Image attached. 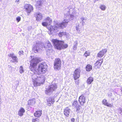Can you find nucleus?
Wrapping results in <instances>:
<instances>
[{"label": "nucleus", "mask_w": 122, "mask_h": 122, "mask_svg": "<svg viewBox=\"0 0 122 122\" xmlns=\"http://www.w3.org/2000/svg\"><path fill=\"white\" fill-rule=\"evenodd\" d=\"M40 61V58L38 57H34L30 61V69L34 74L38 75L43 74L47 71V66L45 63H41L39 65L38 68L36 69L37 64Z\"/></svg>", "instance_id": "f257e3e1"}, {"label": "nucleus", "mask_w": 122, "mask_h": 122, "mask_svg": "<svg viewBox=\"0 0 122 122\" xmlns=\"http://www.w3.org/2000/svg\"><path fill=\"white\" fill-rule=\"evenodd\" d=\"M69 21L68 19H64L62 22L61 24H56L54 26H51L50 27V30L51 33L53 34L54 32H56L58 31L57 29H61L66 27Z\"/></svg>", "instance_id": "f03ea898"}, {"label": "nucleus", "mask_w": 122, "mask_h": 122, "mask_svg": "<svg viewBox=\"0 0 122 122\" xmlns=\"http://www.w3.org/2000/svg\"><path fill=\"white\" fill-rule=\"evenodd\" d=\"M32 79L33 84L34 86H36L42 84L45 80V77L44 76H37L36 75H33L32 76Z\"/></svg>", "instance_id": "7ed1b4c3"}, {"label": "nucleus", "mask_w": 122, "mask_h": 122, "mask_svg": "<svg viewBox=\"0 0 122 122\" xmlns=\"http://www.w3.org/2000/svg\"><path fill=\"white\" fill-rule=\"evenodd\" d=\"M51 42L53 43L55 48L59 50H61L62 49H64L66 48L68 46L67 44H64L63 41H59L56 39H53Z\"/></svg>", "instance_id": "20e7f679"}, {"label": "nucleus", "mask_w": 122, "mask_h": 122, "mask_svg": "<svg viewBox=\"0 0 122 122\" xmlns=\"http://www.w3.org/2000/svg\"><path fill=\"white\" fill-rule=\"evenodd\" d=\"M57 87V85L56 84H52L49 86L46 90V94L48 95H50L52 92L55 91Z\"/></svg>", "instance_id": "39448f33"}, {"label": "nucleus", "mask_w": 122, "mask_h": 122, "mask_svg": "<svg viewBox=\"0 0 122 122\" xmlns=\"http://www.w3.org/2000/svg\"><path fill=\"white\" fill-rule=\"evenodd\" d=\"M41 46V43L39 42H36V44H34L33 46L32 50L35 53L38 52L40 50Z\"/></svg>", "instance_id": "423d86ee"}, {"label": "nucleus", "mask_w": 122, "mask_h": 122, "mask_svg": "<svg viewBox=\"0 0 122 122\" xmlns=\"http://www.w3.org/2000/svg\"><path fill=\"white\" fill-rule=\"evenodd\" d=\"M61 66V61L59 58L56 59L54 62V67L56 70H59Z\"/></svg>", "instance_id": "0eeeda50"}, {"label": "nucleus", "mask_w": 122, "mask_h": 122, "mask_svg": "<svg viewBox=\"0 0 122 122\" xmlns=\"http://www.w3.org/2000/svg\"><path fill=\"white\" fill-rule=\"evenodd\" d=\"M24 7L28 13L29 14L33 10V6L30 4H25L24 6Z\"/></svg>", "instance_id": "6e6552de"}, {"label": "nucleus", "mask_w": 122, "mask_h": 122, "mask_svg": "<svg viewBox=\"0 0 122 122\" xmlns=\"http://www.w3.org/2000/svg\"><path fill=\"white\" fill-rule=\"evenodd\" d=\"M80 72V71L79 69H76L75 70L73 74V76L74 79L76 80L79 78Z\"/></svg>", "instance_id": "1a4fd4ad"}, {"label": "nucleus", "mask_w": 122, "mask_h": 122, "mask_svg": "<svg viewBox=\"0 0 122 122\" xmlns=\"http://www.w3.org/2000/svg\"><path fill=\"white\" fill-rule=\"evenodd\" d=\"M45 1V0H38L36 4V7L39 10L42 9V5L44 2Z\"/></svg>", "instance_id": "9d476101"}, {"label": "nucleus", "mask_w": 122, "mask_h": 122, "mask_svg": "<svg viewBox=\"0 0 122 122\" xmlns=\"http://www.w3.org/2000/svg\"><path fill=\"white\" fill-rule=\"evenodd\" d=\"M103 60L102 59L97 61L95 64L94 67L96 69H99L102 62Z\"/></svg>", "instance_id": "9b49d317"}, {"label": "nucleus", "mask_w": 122, "mask_h": 122, "mask_svg": "<svg viewBox=\"0 0 122 122\" xmlns=\"http://www.w3.org/2000/svg\"><path fill=\"white\" fill-rule=\"evenodd\" d=\"M79 101L81 105H83L84 104L85 102L84 97L82 95L80 96L79 98Z\"/></svg>", "instance_id": "f8f14e48"}, {"label": "nucleus", "mask_w": 122, "mask_h": 122, "mask_svg": "<svg viewBox=\"0 0 122 122\" xmlns=\"http://www.w3.org/2000/svg\"><path fill=\"white\" fill-rule=\"evenodd\" d=\"M107 50L106 49H104L100 51L97 54V56L99 58L102 57L106 53Z\"/></svg>", "instance_id": "ddd939ff"}, {"label": "nucleus", "mask_w": 122, "mask_h": 122, "mask_svg": "<svg viewBox=\"0 0 122 122\" xmlns=\"http://www.w3.org/2000/svg\"><path fill=\"white\" fill-rule=\"evenodd\" d=\"M8 56L9 57H11L13 60V62H17L18 59L17 56H16L13 53L10 54L8 55Z\"/></svg>", "instance_id": "4468645a"}, {"label": "nucleus", "mask_w": 122, "mask_h": 122, "mask_svg": "<svg viewBox=\"0 0 122 122\" xmlns=\"http://www.w3.org/2000/svg\"><path fill=\"white\" fill-rule=\"evenodd\" d=\"M71 110L68 107L64 109V114L65 116L68 117L69 116Z\"/></svg>", "instance_id": "2eb2a0df"}, {"label": "nucleus", "mask_w": 122, "mask_h": 122, "mask_svg": "<svg viewBox=\"0 0 122 122\" xmlns=\"http://www.w3.org/2000/svg\"><path fill=\"white\" fill-rule=\"evenodd\" d=\"M45 45L43 46L46 49H51L52 48V46L49 41H48L47 43H45Z\"/></svg>", "instance_id": "dca6fc26"}, {"label": "nucleus", "mask_w": 122, "mask_h": 122, "mask_svg": "<svg viewBox=\"0 0 122 122\" xmlns=\"http://www.w3.org/2000/svg\"><path fill=\"white\" fill-rule=\"evenodd\" d=\"M25 112L24 109L23 107H21L19 110L18 114L21 117L23 115Z\"/></svg>", "instance_id": "f3484780"}, {"label": "nucleus", "mask_w": 122, "mask_h": 122, "mask_svg": "<svg viewBox=\"0 0 122 122\" xmlns=\"http://www.w3.org/2000/svg\"><path fill=\"white\" fill-rule=\"evenodd\" d=\"M54 102V99L53 98L50 97L47 100V105L50 106L51 105V103L53 104Z\"/></svg>", "instance_id": "a211bd4d"}, {"label": "nucleus", "mask_w": 122, "mask_h": 122, "mask_svg": "<svg viewBox=\"0 0 122 122\" xmlns=\"http://www.w3.org/2000/svg\"><path fill=\"white\" fill-rule=\"evenodd\" d=\"M102 104L105 106H106L108 107H112V104L109 103L107 102V100L105 99H104L102 101Z\"/></svg>", "instance_id": "6ab92c4d"}, {"label": "nucleus", "mask_w": 122, "mask_h": 122, "mask_svg": "<svg viewBox=\"0 0 122 122\" xmlns=\"http://www.w3.org/2000/svg\"><path fill=\"white\" fill-rule=\"evenodd\" d=\"M42 111H37L34 113V116L36 117H39L41 116L42 114Z\"/></svg>", "instance_id": "aec40b11"}, {"label": "nucleus", "mask_w": 122, "mask_h": 122, "mask_svg": "<svg viewBox=\"0 0 122 122\" xmlns=\"http://www.w3.org/2000/svg\"><path fill=\"white\" fill-rule=\"evenodd\" d=\"M87 18L86 17H82L80 18V22L81 23L82 26H83L85 22L86 21Z\"/></svg>", "instance_id": "412c9836"}, {"label": "nucleus", "mask_w": 122, "mask_h": 122, "mask_svg": "<svg viewBox=\"0 0 122 122\" xmlns=\"http://www.w3.org/2000/svg\"><path fill=\"white\" fill-rule=\"evenodd\" d=\"M93 81V78L91 77H90L88 78L86 81V82L88 84H90Z\"/></svg>", "instance_id": "4be33fe9"}, {"label": "nucleus", "mask_w": 122, "mask_h": 122, "mask_svg": "<svg viewBox=\"0 0 122 122\" xmlns=\"http://www.w3.org/2000/svg\"><path fill=\"white\" fill-rule=\"evenodd\" d=\"M35 99H32L28 101V105H33L35 103Z\"/></svg>", "instance_id": "5701e85b"}, {"label": "nucleus", "mask_w": 122, "mask_h": 122, "mask_svg": "<svg viewBox=\"0 0 122 122\" xmlns=\"http://www.w3.org/2000/svg\"><path fill=\"white\" fill-rule=\"evenodd\" d=\"M37 16L36 17V20L37 21L41 20L42 18V14L41 13H39L37 14Z\"/></svg>", "instance_id": "b1692460"}, {"label": "nucleus", "mask_w": 122, "mask_h": 122, "mask_svg": "<svg viewBox=\"0 0 122 122\" xmlns=\"http://www.w3.org/2000/svg\"><path fill=\"white\" fill-rule=\"evenodd\" d=\"M92 69V66L90 65V64H88L86 66V71H90Z\"/></svg>", "instance_id": "393cba45"}, {"label": "nucleus", "mask_w": 122, "mask_h": 122, "mask_svg": "<svg viewBox=\"0 0 122 122\" xmlns=\"http://www.w3.org/2000/svg\"><path fill=\"white\" fill-rule=\"evenodd\" d=\"M45 21L47 23H48V25H50L52 22L51 19L49 17L46 18Z\"/></svg>", "instance_id": "a878e982"}, {"label": "nucleus", "mask_w": 122, "mask_h": 122, "mask_svg": "<svg viewBox=\"0 0 122 122\" xmlns=\"http://www.w3.org/2000/svg\"><path fill=\"white\" fill-rule=\"evenodd\" d=\"M54 51L52 50V49H47L46 51L47 55L48 56H49L50 55H51L53 53Z\"/></svg>", "instance_id": "bb28decb"}, {"label": "nucleus", "mask_w": 122, "mask_h": 122, "mask_svg": "<svg viewBox=\"0 0 122 122\" xmlns=\"http://www.w3.org/2000/svg\"><path fill=\"white\" fill-rule=\"evenodd\" d=\"M66 34V32L61 31L58 33V35L60 37H62V36H65Z\"/></svg>", "instance_id": "cd10ccee"}, {"label": "nucleus", "mask_w": 122, "mask_h": 122, "mask_svg": "<svg viewBox=\"0 0 122 122\" xmlns=\"http://www.w3.org/2000/svg\"><path fill=\"white\" fill-rule=\"evenodd\" d=\"M106 8V6L103 5H100V8L102 10H105Z\"/></svg>", "instance_id": "c85d7f7f"}, {"label": "nucleus", "mask_w": 122, "mask_h": 122, "mask_svg": "<svg viewBox=\"0 0 122 122\" xmlns=\"http://www.w3.org/2000/svg\"><path fill=\"white\" fill-rule=\"evenodd\" d=\"M24 68L22 66H20L19 68V72L21 74H22L24 72Z\"/></svg>", "instance_id": "c756f323"}, {"label": "nucleus", "mask_w": 122, "mask_h": 122, "mask_svg": "<svg viewBox=\"0 0 122 122\" xmlns=\"http://www.w3.org/2000/svg\"><path fill=\"white\" fill-rule=\"evenodd\" d=\"M81 108V107L79 105L76 107V112L77 113H78L80 112V110Z\"/></svg>", "instance_id": "7c9ffc66"}, {"label": "nucleus", "mask_w": 122, "mask_h": 122, "mask_svg": "<svg viewBox=\"0 0 122 122\" xmlns=\"http://www.w3.org/2000/svg\"><path fill=\"white\" fill-rule=\"evenodd\" d=\"M39 119L37 118H33L32 119V122H39Z\"/></svg>", "instance_id": "2f4dec72"}, {"label": "nucleus", "mask_w": 122, "mask_h": 122, "mask_svg": "<svg viewBox=\"0 0 122 122\" xmlns=\"http://www.w3.org/2000/svg\"><path fill=\"white\" fill-rule=\"evenodd\" d=\"M90 53L89 51H86L85 52L84 55L86 57L87 56H89L90 55Z\"/></svg>", "instance_id": "473e14b6"}, {"label": "nucleus", "mask_w": 122, "mask_h": 122, "mask_svg": "<svg viewBox=\"0 0 122 122\" xmlns=\"http://www.w3.org/2000/svg\"><path fill=\"white\" fill-rule=\"evenodd\" d=\"M118 113L122 115V108H120L118 110Z\"/></svg>", "instance_id": "72a5a7b5"}, {"label": "nucleus", "mask_w": 122, "mask_h": 122, "mask_svg": "<svg viewBox=\"0 0 122 122\" xmlns=\"http://www.w3.org/2000/svg\"><path fill=\"white\" fill-rule=\"evenodd\" d=\"M70 11L69 10H68V13H67V16L68 17H70L71 18H72L74 17V15H70Z\"/></svg>", "instance_id": "f704fd0d"}, {"label": "nucleus", "mask_w": 122, "mask_h": 122, "mask_svg": "<svg viewBox=\"0 0 122 122\" xmlns=\"http://www.w3.org/2000/svg\"><path fill=\"white\" fill-rule=\"evenodd\" d=\"M78 104L77 102L76 101H74L73 103V106L75 107H77V105Z\"/></svg>", "instance_id": "c9c22d12"}, {"label": "nucleus", "mask_w": 122, "mask_h": 122, "mask_svg": "<svg viewBox=\"0 0 122 122\" xmlns=\"http://www.w3.org/2000/svg\"><path fill=\"white\" fill-rule=\"evenodd\" d=\"M77 45V42H75L74 43V46L73 49L74 50H75L76 49V47Z\"/></svg>", "instance_id": "e433bc0d"}, {"label": "nucleus", "mask_w": 122, "mask_h": 122, "mask_svg": "<svg viewBox=\"0 0 122 122\" xmlns=\"http://www.w3.org/2000/svg\"><path fill=\"white\" fill-rule=\"evenodd\" d=\"M79 26L78 24V25H77L76 27V30L77 32H79L80 31V30L79 28Z\"/></svg>", "instance_id": "4c0bfd02"}, {"label": "nucleus", "mask_w": 122, "mask_h": 122, "mask_svg": "<svg viewBox=\"0 0 122 122\" xmlns=\"http://www.w3.org/2000/svg\"><path fill=\"white\" fill-rule=\"evenodd\" d=\"M42 25L44 26H47L48 25L45 21L42 23Z\"/></svg>", "instance_id": "58836bf2"}, {"label": "nucleus", "mask_w": 122, "mask_h": 122, "mask_svg": "<svg viewBox=\"0 0 122 122\" xmlns=\"http://www.w3.org/2000/svg\"><path fill=\"white\" fill-rule=\"evenodd\" d=\"M21 20V17L20 16H18L16 18V20L18 22H19Z\"/></svg>", "instance_id": "ea45409f"}, {"label": "nucleus", "mask_w": 122, "mask_h": 122, "mask_svg": "<svg viewBox=\"0 0 122 122\" xmlns=\"http://www.w3.org/2000/svg\"><path fill=\"white\" fill-rule=\"evenodd\" d=\"M24 52L23 51H20L18 53L20 55H23V54Z\"/></svg>", "instance_id": "a19ab883"}, {"label": "nucleus", "mask_w": 122, "mask_h": 122, "mask_svg": "<svg viewBox=\"0 0 122 122\" xmlns=\"http://www.w3.org/2000/svg\"><path fill=\"white\" fill-rule=\"evenodd\" d=\"M71 120L72 122H74L75 121V119L74 118H72Z\"/></svg>", "instance_id": "79ce46f5"}, {"label": "nucleus", "mask_w": 122, "mask_h": 122, "mask_svg": "<svg viewBox=\"0 0 122 122\" xmlns=\"http://www.w3.org/2000/svg\"><path fill=\"white\" fill-rule=\"evenodd\" d=\"M112 94L111 93H110V94H109L108 95V96L109 97H111V96H112Z\"/></svg>", "instance_id": "37998d69"}, {"label": "nucleus", "mask_w": 122, "mask_h": 122, "mask_svg": "<svg viewBox=\"0 0 122 122\" xmlns=\"http://www.w3.org/2000/svg\"><path fill=\"white\" fill-rule=\"evenodd\" d=\"M16 1L18 2L19 1V0H16Z\"/></svg>", "instance_id": "c03bdc74"}, {"label": "nucleus", "mask_w": 122, "mask_h": 122, "mask_svg": "<svg viewBox=\"0 0 122 122\" xmlns=\"http://www.w3.org/2000/svg\"><path fill=\"white\" fill-rule=\"evenodd\" d=\"M2 1V0H0V1Z\"/></svg>", "instance_id": "a18cd8bd"}]
</instances>
